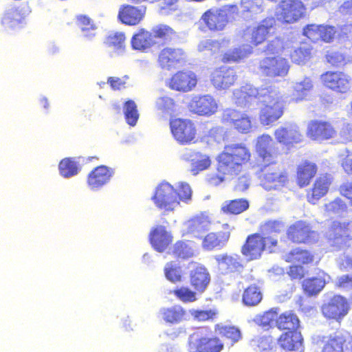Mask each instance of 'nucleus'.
<instances>
[{
	"mask_svg": "<svg viewBox=\"0 0 352 352\" xmlns=\"http://www.w3.org/2000/svg\"><path fill=\"white\" fill-rule=\"evenodd\" d=\"M249 207L247 200L243 199L231 201L229 204H223L221 210L225 212L231 214H239L245 211Z\"/></svg>",
	"mask_w": 352,
	"mask_h": 352,
	"instance_id": "nucleus-47",
	"label": "nucleus"
},
{
	"mask_svg": "<svg viewBox=\"0 0 352 352\" xmlns=\"http://www.w3.org/2000/svg\"><path fill=\"white\" fill-rule=\"evenodd\" d=\"M237 79L234 69L221 67L215 69L211 74V82L217 89H227L232 86Z\"/></svg>",
	"mask_w": 352,
	"mask_h": 352,
	"instance_id": "nucleus-17",
	"label": "nucleus"
},
{
	"mask_svg": "<svg viewBox=\"0 0 352 352\" xmlns=\"http://www.w3.org/2000/svg\"><path fill=\"white\" fill-rule=\"evenodd\" d=\"M278 344L285 350L301 351L302 338L299 332L287 331L280 337Z\"/></svg>",
	"mask_w": 352,
	"mask_h": 352,
	"instance_id": "nucleus-27",
	"label": "nucleus"
},
{
	"mask_svg": "<svg viewBox=\"0 0 352 352\" xmlns=\"http://www.w3.org/2000/svg\"><path fill=\"white\" fill-rule=\"evenodd\" d=\"M230 45V40L227 38H221L219 40H212L210 48L211 54H216L226 49Z\"/></svg>",
	"mask_w": 352,
	"mask_h": 352,
	"instance_id": "nucleus-62",
	"label": "nucleus"
},
{
	"mask_svg": "<svg viewBox=\"0 0 352 352\" xmlns=\"http://www.w3.org/2000/svg\"><path fill=\"white\" fill-rule=\"evenodd\" d=\"M229 237V232H211L204 237L202 246L207 250H211L214 248H221L225 245Z\"/></svg>",
	"mask_w": 352,
	"mask_h": 352,
	"instance_id": "nucleus-34",
	"label": "nucleus"
},
{
	"mask_svg": "<svg viewBox=\"0 0 352 352\" xmlns=\"http://www.w3.org/2000/svg\"><path fill=\"white\" fill-rule=\"evenodd\" d=\"M277 144L269 135L263 134L257 138L256 151L266 166L276 163L280 152Z\"/></svg>",
	"mask_w": 352,
	"mask_h": 352,
	"instance_id": "nucleus-8",
	"label": "nucleus"
},
{
	"mask_svg": "<svg viewBox=\"0 0 352 352\" xmlns=\"http://www.w3.org/2000/svg\"><path fill=\"white\" fill-rule=\"evenodd\" d=\"M80 157H65L58 164L60 175L64 178H70L78 174L81 169Z\"/></svg>",
	"mask_w": 352,
	"mask_h": 352,
	"instance_id": "nucleus-28",
	"label": "nucleus"
},
{
	"mask_svg": "<svg viewBox=\"0 0 352 352\" xmlns=\"http://www.w3.org/2000/svg\"><path fill=\"white\" fill-rule=\"evenodd\" d=\"M346 209L347 206L346 204L339 198L325 205V210L327 212L338 216H344L346 212Z\"/></svg>",
	"mask_w": 352,
	"mask_h": 352,
	"instance_id": "nucleus-52",
	"label": "nucleus"
},
{
	"mask_svg": "<svg viewBox=\"0 0 352 352\" xmlns=\"http://www.w3.org/2000/svg\"><path fill=\"white\" fill-rule=\"evenodd\" d=\"M190 111L201 116L214 113L218 108L215 99L210 95L194 96L188 104Z\"/></svg>",
	"mask_w": 352,
	"mask_h": 352,
	"instance_id": "nucleus-13",
	"label": "nucleus"
},
{
	"mask_svg": "<svg viewBox=\"0 0 352 352\" xmlns=\"http://www.w3.org/2000/svg\"><path fill=\"white\" fill-rule=\"evenodd\" d=\"M232 99L237 106L250 111L262 104L259 120L264 126L278 120L283 116L285 105L283 94L274 86L255 87L245 85L234 90Z\"/></svg>",
	"mask_w": 352,
	"mask_h": 352,
	"instance_id": "nucleus-1",
	"label": "nucleus"
},
{
	"mask_svg": "<svg viewBox=\"0 0 352 352\" xmlns=\"http://www.w3.org/2000/svg\"><path fill=\"white\" fill-rule=\"evenodd\" d=\"M220 333L230 339L232 342V344L238 342L241 338L240 330L234 327H222L220 329Z\"/></svg>",
	"mask_w": 352,
	"mask_h": 352,
	"instance_id": "nucleus-59",
	"label": "nucleus"
},
{
	"mask_svg": "<svg viewBox=\"0 0 352 352\" xmlns=\"http://www.w3.org/2000/svg\"><path fill=\"white\" fill-rule=\"evenodd\" d=\"M195 74L192 72H179L168 80V86L173 90L188 92L197 85Z\"/></svg>",
	"mask_w": 352,
	"mask_h": 352,
	"instance_id": "nucleus-16",
	"label": "nucleus"
},
{
	"mask_svg": "<svg viewBox=\"0 0 352 352\" xmlns=\"http://www.w3.org/2000/svg\"><path fill=\"white\" fill-rule=\"evenodd\" d=\"M156 107L163 113H171L174 111V100L167 96L160 97L155 102Z\"/></svg>",
	"mask_w": 352,
	"mask_h": 352,
	"instance_id": "nucleus-58",
	"label": "nucleus"
},
{
	"mask_svg": "<svg viewBox=\"0 0 352 352\" xmlns=\"http://www.w3.org/2000/svg\"><path fill=\"white\" fill-rule=\"evenodd\" d=\"M161 314L163 319L170 323H179L182 322L186 315L184 309L178 305L164 308L161 309Z\"/></svg>",
	"mask_w": 352,
	"mask_h": 352,
	"instance_id": "nucleus-43",
	"label": "nucleus"
},
{
	"mask_svg": "<svg viewBox=\"0 0 352 352\" xmlns=\"http://www.w3.org/2000/svg\"><path fill=\"white\" fill-rule=\"evenodd\" d=\"M185 226L188 232L199 237L210 229V221L208 216L201 215L189 220Z\"/></svg>",
	"mask_w": 352,
	"mask_h": 352,
	"instance_id": "nucleus-31",
	"label": "nucleus"
},
{
	"mask_svg": "<svg viewBox=\"0 0 352 352\" xmlns=\"http://www.w3.org/2000/svg\"><path fill=\"white\" fill-rule=\"evenodd\" d=\"M228 23L227 14L224 10L210 9L204 12L199 20L200 24H204L210 30H222Z\"/></svg>",
	"mask_w": 352,
	"mask_h": 352,
	"instance_id": "nucleus-19",
	"label": "nucleus"
},
{
	"mask_svg": "<svg viewBox=\"0 0 352 352\" xmlns=\"http://www.w3.org/2000/svg\"><path fill=\"white\" fill-rule=\"evenodd\" d=\"M171 133L174 138L181 144L195 142L197 130L194 123L187 119H175L170 122Z\"/></svg>",
	"mask_w": 352,
	"mask_h": 352,
	"instance_id": "nucleus-5",
	"label": "nucleus"
},
{
	"mask_svg": "<svg viewBox=\"0 0 352 352\" xmlns=\"http://www.w3.org/2000/svg\"><path fill=\"white\" fill-rule=\"evenodd\" d=\"M348 309L346 299L341 296H334L322 307L325 317L336 320L343 318L347 314Z\"/></svg>",
	"mask_w": 352,
	"mask_h": 352,
	"instance_id": "nucleus-18",
	"label": "nucleus"
},
{
	"mask_svg": "<svg viewBox=\"0 0 352 352\" xmlns=\"http://www.w3.org/2000/svg\"><path fill=\"white\" fill-rule=\"evenodd\" d=\"M329 278L328 275H324L323 277L306 279L302 283L303 289L309 296L316 295L322 289Z\"/></svg>",
	"mask_w": 352,
	"mask_h": 352,
	"instance_id": "nucleus-42",
	"label": "nucleus"
},
{
	"mask_svg": "<svg viewBox=\"0 0 352 352\" xmlns=\"http://www.w3.org/2000/svg\"><path fill=\"white\" fill-rule=\"evenodd\" d=\"M24 20V16L14 7L6 9L2 17L1 24L7 29H14L20 27Z\"/></svg>",
	"mask_w": 352,
	"mask_h": 352,
	"instance_id": "nucleus-32",
	"label": "nucleus"
},
{
	"mask_svg": "<svg viewBox=\"0 0 352 352\" xmlns=\"http://www.w3.org/2000/svg\"><path fill=\"white\" fill-rule=\"evenodd\" d=\"M113 175V170L106 166H100L89 174V186L97 188L106 184Z\"/></svg>",
	"mask_w": 352,
	"mask_h": 352,
	"instance_id": "nucleus-30",
	"label": "nucleus"
},
{
	"mask_svg": "<svg viewBox=\"0 0 352 352\" xmlns=\"http://www.w3.org/2000/svg\"><path fill=\"white\" fill-rule=\"evenodd\" d=\"M152 199L156 207L166 212L173 211L180 203L178 201L176 189L166 182H162L157 186Z\"/></svg>",
	"mask_w": 352,
	"mask_h": 352,
	"instance_id": "nucleus-4",
	"label": "nucleus"
},
{
	"mask_svg": "<svg viewBox=\"0 0 352 352\" xmlns=\"http://www.w3.org/2000/svg\"><path fill=\"white\" fill-rule=\"evenodd\" d=\"M278 312L277 309H272L265 312L263 315H258L255 317L254 321L259 326L265 328L276 326V320H277Z\"/></svg>",
	"mask_w": 352,
	"mask_h": 352,
	"instance_id": "nucleus-46",
	"label": "nucleus"
},
{
	"mask_svg": "<svg viewBox=\"0 0 352 352\" xmlns=\"http://www.w3.org/2000/svg\"><path fill=\"white\" fill-rule=\"evenodd\" d=\"M313 255L309 252L297 248L291 251L289 254L285 256V261L306 264L311 263L313 261Z\"/></svg>",
	"mask_w": 352,
	"mask_h": 352,
	"instance_id": "nucleus-44",
	"label": "nucleus"
},
{
	"mask_svg": "<svg viewBox=\"0 0 352 352\" xmlns=\"http://www.w3.org/2000/svg\"><path fill=\"white\" fill-rule=\"evenodd\" d=\"M288 238L294 243H314L319 239V234L312 230L306 221H298L291 225L287 232Z\"/></svg>",
	"mask_w": 352,
	"mask_h": 352,
	"instance_id": "nucleus-7",
	"label": "nucleus"
},
{
	"mask_svg": "<svg viewBox=\"0 0 352 352\" xmlns=\"http://www.w3.org/2000/svg\"><path fill=\"white\" fill-rule=\"evenodd\" d=\"M250 149L243 143H232L225 146L219 155L218 170L223 175H237L243 164L250 159Z\"/></svg>",
	"mask_w": 352,
	"mask_h": 352,
	"instance_id": "nucleus-2",
	"label": "nucleus"
},
{
	"mask_svg": "<svg viewBox=\"0 0 352 352\" xmlns=\"http://www.w3.org/2000/svg\"><path fill=\"white\" fill-rule=\"evenodd\" d=\"M164 272L166 278L173 283H176L181 280L182 270L173 263H168L166 265Z\"/></svg>",
	"mask_w": 352,
	"mask_h": 352,
	"instance_id": "nucleus-57",
	"label": "nucleus"
},
{
	"mask_svg": "<svg viewBox=\"0 0 352 352\" xmlns=\"http://www.w3.org/2000/svg\"><path fill=\"white\" fill-rule=\"evenodd\" d=\"M335 134V129L329 122L313 121L309 124L307 135L314 140H328Z\"/></svg>",
	"mask_w": 352,
	"mask_h": 352,
	"instance_id": "nucleus-22",
	"label": "nucleus"
},
{
	"mask_svg": "<svg viewBox=\"0 0 352 352\" xmlns=\"http://www.w3.org/2000/svg\"><path fill=\"white\" fill-rule=\"evenodd\" d=\"M284 228L283 223L280 221L276 220H271L265 223L261 226V230L263 232L266 234H270L272 232H279Z\"/></svg>",
	"mask_w": 352,
	"mask_h": 352,
	"instance_id": "nucleus-60",
	"label": "nucleus"
},
{
	"mask_svg": "<svg viewBox=\"0 0 352 352\" xmlns=\"http://www.w3.org/2000/svg\"><path fill=\"white\" fill-rule=\"evenodd\" d=\"M320 79L324 86L337 92L346 93L351 87V78L341 72H327Z\"/></svg>",
	"mask_w": 352,
	"mask_h": 352,
	"instance_id": "nucleus-12",
	"label": "nucleus"
},
{
	"mask_svg": "<svg viewBox=\"0 0 352 352\" xmlns=\"http://www.w3.org/2000/svg\"><path fill=\"white\" fill-rule=\"evenodd\" d=\"M178 201L189 204L192 198V189L190 185L184 182H180L177 185Z\"/></svg>",
	"mask_w": 352,
	"mask_h": 352,
	"instance_id": "nucleus-56",
	"label": "nucleus"
},
{
	"mask_svg": "<svg viewBox=\"0 0 352 352\" xmlns=\"http://www.w3.org/2000/svg\"><path fill=\"white\" fill-rule=\"evenodd\" d=\"M175 296L184 302H192L195 300V294L186 287L174 290Z\"/></svg>",
	"mask_w": 352,
	"mask_h": 352,
	"instance_id": "nucleus-61",
	"label": "nucleus"
},
{
	"mask_svg": "<svg viewBox=\"0 0 352 352\" xmlns=\"http://www.w3.org/2000/svg\"><path fill=\"white\" fill-rule=\"evenodd\" d=\"M274 135L279 143L287 146L300 142L302 140V135L295 124H286L278 128L274 132Z\"/></svg>",
	"mask_w": 352,
	"mask_h": 352,
	"instance_id": "nucleus-20",
	"label": "nucleus"
},
{
	"mask_svg": "<svg viewBox=\"0 0 352 352\" xmlns=\"http://www.w3.org/2000/svg\"><path fill=\"white\" fill-rule=\"evenodd\" d=\"M241 6L244 12L252 14H260L264 10L263 0H241Z\"/></svg>",
	"mask_w": 352,
	"mask_h": 352,
	"instance_id": "nucleus-50",
	"label": "nucleus"
},
{
	"mask_svg": "<svg viewBox=\"0 0 352 352\" xmlns=\"http://www.w3.org/2000/svg\"><path fill=\"white\" fill-rule=\"evenodd\" d=\"M146 8L141 6L136 8L131 6H126L119 11L118 19L123 23L130 25H134L140 23L143 19Z\"/></svg>",
	"mask_w": 352,
	"mask_h": 352,
	"instance_id": "nucleus-23",
	"label": "nucleus"
},
{
	"mask_svg": "<svg viewBox=\"0 0 352 352\" xmlns=\"http://www.w3.org/2000/svg\"><path fill=\"white\" fill-rule=\"evenodd\" d=\"M351 232L352 223L334 221L326 232V238L329 245L338 250L350 245L349 242L352 240Z\"/></svg>",
	"mask_w": 352,
	"mask_h": 352,
	"instance_id": "nucleus-3",
	"label": "nucleus"
},
{
	"mask_svg": "<svg viewBox=\"0 0 352 352\" xmlns=\"http://www.w3.org/2000/svg\"><path fill=\"white\" fill-rule=\"evenodd\" d=\"M299 319L296 314L291 311H287L281 314L276 320V326L280 329L288 330V331H296L299 327Z\"/></svg>",
	"mask_w": 352,
	"mask_h": 352,
	"instance_id": "nucleus-38",
	"label": "nucleus"
},
{
	"mask_svg": "<svg viewBox=\"0 0 352 352\" xmlns=\"http://www.w3.org/2000/svg\"><path fill=\"white\" fill-rule=\"evenodd\" d=\"M126 122L131 126H135L139 118L137 105L133 100H128L123 108Z\"/></svg>",
	"mask_w": 352,
	"mask_h": 352,
	"instance_id": "nucleus-48",
	"label": "nucleus"
},
{
	"mask_svg": "<svg viewBox=\"0 0 352 352\" xmlns=\"http://www.w3.org/2000/svg\"><path fill=\"white\" fill-rule=\"evenodd\" d=\"M125 36L122 32H111L107 38L106 43L118 52L122 53L124 48Z\"/></svg>",
	"mask_w": 352,
	"mask_h": 352,
	"instance_id": "nucleus-49",
	"label": "nucleus"
},
{
	"mask_svg": "<svg viewBox=\"0 0 352 352\" xmlns=\"http://www.w3.org/2000/svg\"><path fill=\"white\" fill-rule=\"evenodd\" d=\"M316 166L311 162H305L298 168V183L300 186H307L310 179L316 175Z\"/></svg>",
	"mask_w": 352,
	"mask_h": 352,
	"instance_id": "nucleus-39",
	"label": "nucleus"
},
{
	"mask_svg": "<svg viewBox=\"0 0 352 352\" xmlns=\"http://www.w3.org/2000/svg\"><path fill=\"white\" fill-rule=\"evenodd\" d=\"M184 58V53L182 50L167 47L160 53L158 61L161 67L170 69Z\"/></svg>",
	"mask_w": 352,
	"mask_h": 352,
	"instance_id": "nucleus-24",
	"label": "nucleus"
},
{
	"mask_svg": "<svg viewBox=\"0 0 352 352\" xmlns=\"http://www.w3.org/2000/svg\"><path fill=\"white\" fill-rule=\"evenodd\" d=\"M214 258L223 273L239 271L242 268L237 256L219 254L215 256Z\"/></svg>",
	"mask_w": 352,
	"mask_h": 352,
	"instance_id": "nucleus-29",
	"label": "nucleus"
},
{
	"mask_svg": "<svg viewBox=\"0 0 352 352\" xmlns=\"http://www.w3.org/2000/svg\"><path fill=\"white\" fill-rule=\"evenodd\" d=\"M336 285L346 291L352 289V275H342L338 278Z\"/></svg>",
	"mask_w": 352,
	"mask_h": 352,
	"instance_id": "nucleus-64",
	"label": "nucleus"
},
{
	"mask_svg": "<svg viewBox=\"0 0 352 352\" xmlns=\"http://www.w3.org/2000/svg\"><path fill=\"white\" fill-rule=\"evenodd\" d=\"M287 182V173L274 167H265L263 177L261 179V186L267 190L278 189L284 186Z\"/></svg>",
	"mask_w": 352,
	"mask_h": 352,
	"instance_id": "nucleus-14",
	"label": "nucleus"
},
{
	"mask_svg": "<svg viewBox=\"0 0 352 352\" xmlns=\"http://www.w3.org/2000/svg\"><path fill=\"white\" fill-rule=\"evenodd\" d=\"M155 43L152 33L144 30L135 34L131 41L133 47L138 50H145Z\"/></svg>",
	"mask_w": 352,
	"mask_h": 352,
	"instance_id": "nucleus-36",
	"label": "nucleus"
},
{
	"mask_svg": "<svg viewBox=\"0 0 352 352\" xmlns=\"http://www.w3.org/2000/svg\"><path fill=\"white\" fill-rule=\"evenodd\" d=\"M311 50L306 46H301L294 50L291 54L292 60L298 64H304L305 61L309 58Z\"/></svg>",
	"mask_w": 352,
	"mask_h": 352,
	"instance_id": "nucleus-55",
	"label": "nucleus"
},
{
	"mask_svg": "<svg viewBox=\"0 0 352 352\" xmlns=\"http://www.w3.org/2000/svg\"><path fill=\"white\" fill-rule=\"evenodd\" d=\"M231 117L234 128L241 133H248L252 126L250 118L245 113L239 114L236 111H229L227 114Z\"/></svg>",
	"mask_w": 352,
	"mask_h": 352,
	"instance_id": "nucleus-41",
	"label": "nucleus"
},
{
	"mask_svg": "<svg viewBox=\"0 0 352 352\" xmlns=\"http://www.w3.org/2000/svg\"><path fill=\"white\" fill-rule=\"evenodd\" d=\"M313 82L309 77H304L293 82V100L296 102L304 100L313 88Z\"/></svg>",
	"mask_w": 352,
	"mask_h": 352,
	"instance_id": "nucleus-35",
	"label": "nucleus"
},
{
	"mask_svg": "<svg viewBox=\"0 0 352 352\" xmlns=\"http://www.w3.org/2000/svg\"><path fill=\"white\" fill-rule=\"evenodd\" d=\"M211 164L209 156L199 153V157L192 163L191 172L193 175H197L199 171L207 169Z\"/></svg>",
	"mask_w": 352,
	"mask_h": 352,
	"instance_id": "nucleus-53",
	"label": "nucleus"
},
{
	"mask_svg": "<svg viewBox=\"0 0 352 352\" xmlns=\"http://www.w3.org/2000/svg\"><path fill=\"white\" fill-rule=\"evenodd\" d=\"M171 236L162 226H157L151 233L150 241L153 248L164 252L171 242Z\"/></svg>",
	"mask_w": 352,
	"mask_h": 352,
	"instance_id": "nucleus-25",
	"label": "nucleus"
},
{
	"mask_svg": "<svg viewBox=\"0 0 352 352\" xmlns=\"http://www.w3.org/2000/svg\"><path fill=\"white\" fill-rule=\"evenodd\" d=\"M336 34L334 27L329 25H308L304 29V34L314 42L322 40L329 43Z\"/></svg>",
	"mask_w": 352,
	"mask_h": 352,
	"instance_id": "nucleus-21",
	"label": "nucleus"
},
{
	"mask_svg": "<svg viewBox=\"0 0 352 352\" xmlns=\"http://www.w3.org/2000/svg\"><path fill=\"white\" fill-rule=\"evenodd\" d=\"M305 8L300 0H285L281 1L276 9L278 21L293 23L304 16Z\"/></svg>",
	"mask_w": 352,
	"mask_h": 352,
	"instance_id": "nucleus-6",
	"label": "nucleus"
},
{
	"mask_svg": "<svg viewBox=\"0 0 352 352\" xmlns=\"http://www.w3.org/2000/svg\"><path fill=\"white\" fill-rule=\"evenodd\" d=\"M344 342H346V335L336 332L330 336L323 347L322 352H344Z\"/></svg>",
	"mask_w": 352,
	"mask_h": 352,
	"instance_id": "nucleus-40",
	"label": "nucleus"
},
{
	"mask_svg": "<svg viewBox=\"0 0 352 352\" xmlns=\"http://www.w3.org/2000/svg\"><path fill=\"white\" fill-rule=\"evenodd\" d=\"M252 52L250 45H243L238 47L230 49L222 55L223 63H235L247 58Z\"/></svg>",
	"mask_w": 352,
	"mask_h": 352,
	"instance_id": "nucleus-33",
	"label": "nucleus"
},
{
	"mask_svg": "<svg viewBox=\"0 0 352 352\" xmlns=\"http://www.w3.org/2000/svg\"><path fill=\"white\" fill-rule=\"evenodd\" d=\"M151 33L155 40L157 38L167 40L171 38L175 32L168 25L160 24L152 28Z\"/></svg>",
	"mask_w": 352,
	"mask_h": 352,
	"instance_id": "nucleus-51",
	"label": "nucleus"
},
{
	"mask_svg": "<svg viewBox=\"0 0 352 352\" xmlns=\"http://www.w3.org/2000/svg\"><path fill=\"white\" fill-rule=\"evenodd\" d=\"M283 48V42L278 38H275L267 44L265 52L267 55H275L279 54Z\"/></svg>",
	"mask_w": 352,
	"mask_h": 352,
	"instance_id": "nucleus-63",
	"label": "nucleus"
},
{
	"mask_svg": "<svg viewBox=\"0 0 352 352\" xmlns=\"http://www.w3.org/2000/svg\"><path fill=\"white\" fill-rule=\"evenodd\" d=\"M173 252L175 256L182 258H190L194 254L193 250L190 245L183 241L175 244Z\"/></svg>",
	"mask_w": 352,
	"mask_h": 352,
	"instance_id": "nucleus-54",
	"label": "nucleus"
},
{
	"mask_svg": "<svg viewBox=\"0 0 352 352\" xmlns=\"http://www.w3.org/2000/svg\"><path fill=\"white\" fill-rule=\"evenodd\" d=\"M268 243L276 245L277 241L269 237H263L259 234H252L248 237L246 243L242 247L241 252L249 260L256 259L261 256Z\"/></svg>",
	"mask_w": 352,
	"mask_h": 352,
	"instance_id": "nucleus-9",
	"label": "nucleus"
},
{
	"mask_svg": "<svg viewBox=\"0 0 352 352\" xmlns=\"http://www.w3.org/2000/svg\"><path fill=\"white\" fill-rule=\"evenodd\" d=\"M210 280V276L208 270L201 265H197L191 270L190 283L198 291L204 292L207 287Z\"/></svg>",
	"mask_w": 352,
	"mask_h": 352,
	"instance_id": "nucleus-26",
	"label": "nucleus"
},
{
	"mask_svg": "<svg viewBox=\"0 0 352 352\" xmlns=\"http://www.w3.org/2000/svg\"><path fill=\"white\" fill-rule=\"evenodd\" d=\"M289 64L286 59L280 56L266 57L261 60L260 72L266 76H285L289 71Z\"/></svg>",
	"mask_w": 352,
	"mask_h": 352,
	"instance_id": "nucleus-10",
	"label": "nucleus"
},
{
	"mask_svg": "<svg viewBox=\"0 0 352 352\" xmlns=\"http://www.w3.org/2000/svg\"><path fill=\"white\" fill-rule=\"evenodd\" d=\"M275 24L274 18H266L256 27H249L243 33V38L254 45L263 43L268 34L270 33Z\"/></svg>",
	"mask_w": 352,
	"mask_h": 352,
	"instance_id": "nucleus-11",
	"label": "nucleus"
},
{
	"mask_svg": "<svg viewBox=\"0 0 352 352\" xmlns=\"http://www.w3.org/2000/svg\"><path fill=\"white\" fill-rule=\"evenodd\" d=\"M262 300V294L259 288L252 285L247 288L243 294V302L247 306H255Z\"/></svg>",
	"mask_w": 352,
	"mask_h": 352,
	"instance_id": "nucleus-45",
	"label": "nucleus"
},
{
	"mask_svg": "<svg viewBox=\"0 0 352 352\" xmlns=\"http://www.w3.org/2000/svg\"><path fill=\"white\" fill-rule=\"evenodd\" d=\"M190 352H219L223 344L217 338H200L195 333L189 338Z\"/></svg>",
	"mask_w": 352,
	"mask_h": 352,
	"instance_id": "nucleus-15",
	"label": "nucleus"
},
{
	"mask_svg": "<svg viewBox=\"0 0 352 352\" xmlns=\"http://www.w3.org/2000/svg\"><path fill=\"white\" fill-rule=\"evenodd\" d=\"M331 183V175H324L318 177L311 190V199H309V201L318 200L323 197L327 192Z\"/></svg>",
	"mask_w": 352,
	"mask_h": 352,
	"instance_id": "nucleus-37",
	"label": "nucleus"
}]
</instances>
